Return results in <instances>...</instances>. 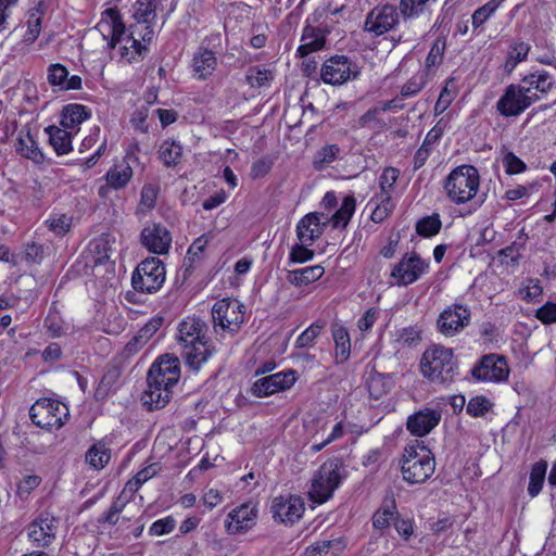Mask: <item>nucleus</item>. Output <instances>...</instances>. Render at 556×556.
Instances as JSON below:
<instances>
[{
    "mask_svg": "<svg viewBox=\"0 0 556 556\" xmlns=\"http://www.w3.org/2000/svg\"><path fill=\"white\" fill-rule=\"evenodd\" d=\"M97 29L108 40V47L114 49L117 43L124 42L121 47V56L128 62H132L137 56H141L147 51V47L131 35L125 37V25L117 9H106Z\"/></svg>",
    "mask_w": 556,
    "mask_h": 556,
    "instance_id": "f257e3e1",
    "label": "nucleus"
},
{
    "mask_svg": "<svg viewBox=\"0 0 556 556\" xmlns=\"http://www.w3.org/2000/svg\"><path fill=\"white\" fill-rule=\"evenodd\" d=\"M420 367L422 375L433 383H451L458 374V365L453 350L442 345L427 349L422 355Z\"/></svg>",
    "mask_w": 556,
    "mask_h": 556,
    "instance_id": "f03ea898",
    "label": "nucleus"
},
{
    "mask_svg": "<svg viewBox=\"0 0 556 556\" xmlns=\"http://www.w3.org/2000/svg\"><path fill=\"white\" fill-rule=\"evenodd\" d=\"M480 176L472 165L455 167L444 180L443 188L447 198L456 204H462L473 199L478 192Z\"/></svg>",
    "mask_w": 556,
    "mask_h": 556,
    "instance_id": "7ed1b4c3",
    "label": "nucleus"
},
{
    "mask_svg": "<svg viewBox=\"0 0 556 556\" xmlns=\"http://www.w3.org/2000/svg\"><path fill=\"white\" fill-rule=\"evenodd\" d=\"M434 468V458L428 448L425 446L419 451L414 446L405 448L401 470L406 482L424 483L433 475Z\"/></svg>",
    "mask_w": 556,
    "mask_h": 556,
    "instance_id": "20e7f679",
    "label": "nucleus"
},
{
    "mask_svg": "<svg viewBox=\"0 0 556 556\" xmlns=\"http://www.w3.org/2000/svg\"><path fill=\"white\" fill-rule=\"evenodd\" d=\"M244 305L235 299H222L212 307L214 330L218 328L224 332L235 336L244 321Z\"/></svg>",
    "mask_w": 556,
    "mask_h": 556,
    "instance_id": "39448f33",
    "label": "nucleus"
},
{
    "mask_svg": "<svg viewBox=\"0 0 556 556\" xmlns=\"http://www.w3.org/2000/svg\"><path fill=\"white\" fill-rule=\"evenodd\" d=\"M341 478L340 466L336 460L324 463L312 479L309 498L318 504L327 502L339 486Z\"/></svg>",
    "mask_w": 556,
    "mask_h": 556,
    "instance_id": "423d86ee",
    "label": "nucleus"
},
{
    "mask_svg": "<svg viewBox=\"0 0 556 556\" xmlns=\"http://www.w3.org/2000/svg\"><path fill=\"white\" fill-rule=\"evenodd\" d=\"M166 270L162 261L157 257H149L142 261L131 277L135 290L146 293H154L163 286Z\"/></svg>",
    "mask_w": 556,
    "mask_h": 556,
    "instance_id": "0eeeda50",
    "label": "nucleus"
},
{
    "mask_svg": "<svg viewBox=\"0 0 556 556\" xmlns=\"http://www.w3.org/2000/svg\"><path fill=\"white\" fill-rule=\"evenodd\" d=\"M29 416L42 429H59L67 419L68 409L59 401L40 399L30 407Z\"/></svg>",
    "mask_w": 556,
    "mask_h": 556,
    "instance_id": "6e6552de",
    "label": "nucleus"
},
{
    "mask_svg": "<svg viewBox=\"0 0 556 556\" xmlns=\"http://www.w3.org/2000/svg\"><path fill=\"white\" fill-rule=\"evenodd\" d=\"M361 67L346 55H333L327 59L320 70V77L325 84L340 86L348 80L356 79Z\"/></svg>",
    "mask_w": 556,
    "mask_h": 556,
    "instance_id": "1a4fd4ad",
    "label": "nucleus"
},
{
    "mask_svg": "<svg viewBox=\"0 0 556 556\" xmlns=\"http://www.w3.org/2000/svg\"><path fill=\"white\" fill-rule=\"evenodd\" d=\"M472 377L483 382H505L509 376V367L504 356L498 354H486L471 369Z\"/></svg>",
    "mask_w": 556,
    "mask_h": 556,
    "instance_id": "9d476101",
    "label": "nucleus"
},
{
    "mask_svg": "<svg viewBox=\"0 0 556 556\" xmlns=\"http://www.w3.org/2000/svg\"><path fill=\"white\" fill-rule=\"evenodd\" d=\"M528 93L530 92L523 90L520 85L511 84L507 86L496 103V110L505 117L520 115L533 103V98Z\"/></svg>",
    "mask_w": 556,
    "mask_h": 556,
    "instance_id": "9b49d317",
    "label": "nucleus"
},
{
    "mask_svg": "<svg viewBox=\"0 0 556 556\" xmlns=\"http://www.w3.org/2000/svg\"><path fill=\"white\" fill-rule=\"evenodd\" d=\"M470 318L471 313L467 306L454 304L441 312L437 320V327L443 336L453 337L469 325Z\"/></svg>",
    "mask_w": 556,
    "mask_h": 556,
    "instance_id": "f8f14e48",
    "label": "nucleus"
},
{
    "mask_svg": "<svg viewBox=\"0 0 556 556\" xmlns=\"http://www.w3.org/2000/svg\"><path fill=\"white\" fill-rule=\"evenodd\" d=\"M428 269V263L417 253H406L393 267L391 277L397 286H408L417 281Z\"/></svg>",
    "mask_w": 556,
    "mask_h": 556,
    "instance_id": "ddd939ff",
    "label": "nucleus"
},
{
    "mask_svg": "<svg viewBox=\"0 0 556 556\" xmlns=\"http://www.w3.org/2000/svg\"><path fill=\"white\" fill-rule=\"evenodd\" d=\"M59 528V519L48 511L41 513L28 526V538L37 546L51 545Z\"/></svg>",
    "mask_w": 556,
    "mask_h": 556,
    "instance_id": "4468645a",
    "label": "nucleus"
},
{
    "mask_svg": "<svg viewBox=\"0 0 556 556\" xmlns=\"http://www.w3.org/2000/svg\"><path fill=\"white\" fill-rule=\"evenodd\" d=\"M399 23V13L394 5L384 4L374 8L366 16L364 30L376 36L391 30Z\"/></svg>",
    "mask_w": 556,
    "mask_h": 556,
    "instance_id": "2eb2a0df",
    "label": "nucleus"
},
{
    "mask_svg": "<svg viewBox=\"0 0 556 556\" xmlns=\"http://www.w3.org/2000/svg\"><path fill=\"white\" fill-rule=\"evenodd\" d=\"M305 510L304 502L300 496H277L273 500L270 511L275 520L293 525Z\"/></svg>",
    "mask_w": 556,
    "mask_h": 556,
    "instance_id": "dca6fc26",
    "label": "nucleus"
},
{
    "mask_svg": "<svg viewBox=\"0 0 556 556\" xmlns=\"http://www.w3.org/2000/svg\"><path fill=\"white\" fill-rule=\"evenodd\" d=\"M295 371H281L256 380L252 386V394L257 397L268 396L290 389L295 382Z\"/></svg>",
    "mask_w": 556,
    "mask_h": 556,
    "instance_id": "f3484780",
    "label": "nucleus"
},
{
    "mask_svg": "<svg viewBox=\"0 0 556 556\" xmlns=\"http://www.w3.org/2000/svg\"><path fill=\"white\" fill-rule=\"evenodd\" d=\"M256 517V505L252 502L244 503L228 514V520L225 522L226 530L229 534L247 532L255 525Z\"/></svg>",
    "mask_w": 556,
    "mask_h": 556,
    "instance_id": "a211bd4d",
    "label": "nucleus"
},
{
    "mask_svg": "<svg viewBox=\"0 0 556 556\" xmlns=\"http://www.w3.org/2000/svg\"><path fill=\"white\" fill-rule=\"evenodd\" d=\"M179 359L165 355L155 362L148 371L147 380H157L162 386L175 387L179 381Z\"/></svg>",
    "mask_w": 556,
    "mask_h": 556,
    "instance_id": "6ab92c4d",
    "label": "nucleus"
},
{
    "mask_svg": "<svg viewBox=\"0 0 556 556\" xmlns=\"http://www.w3.org/2000/svg\"><path fill=\"white\" fill-rule=\"evenodd\" d=\"M329 218L324 213H308L296 226V236L301 243L312 244L323 233L324 226L327 225Z\"/></svg>",
    "mask_w": 556,
    "mask_h": 556,
    "instance_id": "aec40b11",
    "label": "nucleus"
},
{
    "mask_svg": "<svg viewBox=\"0 0 556 556\" xmlns=\"http://www.w3.org/2000/svg\"><path fill=\"white\" fill-rule=\"evenodd\" d=\"M141 242L149 251L155 254H164L167 253L170 247L172 236L166 227L153 224L143 228Z\"/></svg>",
    "mask_w": 556,
    "mask_h": 556,
    "instance_id": "412c9836",
    "label": "nucleus"
},
{
    "mask_svg": "<svg viewBox=\"0 0 556 556\" xmlns=\"http://www.w3.org/2000/svg\"><path fill=\"white\" fill-rule=\"evenodd\" d=\"M147 384L141 396L143 406L150 412L165 407L173 396V387L162 386L157 380H147Z\"/></svg>",
    "mask_w": 556,
    "mask_h": 556,
    "instance_id": "4be33fe9",
    "label": "nucleus"
},
{
    "mask_svg": "<svg viewBox=\"0 0 556 556\" xmlns=\"http://www.w3.org/2000/svg\"><path fill=\"white\" fill-rule=\"evenodd\" d=\"M440 420L441 413L439 410L426 408L410 415L406 427L413 435L424 437L435 428Z\"/></svg>",
    "mask_w": 556,
    "mask_h": 556,
    "instance_id": "5701e85b",
    "label": "nucleus"
},
{
    "mask_svg": "<svg viewBox=\"0 0 556 556\" xmlns=\"http://www.w3.org/2000/svg\"><path fill=\"white\" fill-rule=\"evenodd\" d=\"M519 85L523 90L531 92L528 94L533 98L534 103L554 88L555 81L547 72H538L526 76Z\"/></svg>",
    "mask_w": 556,
    "mask_h": 556,
    "instance_id": "b1692460",
    "label": "nucleus"
},
{
    "mask_svg": "<svg viewBox=\"0 0 556 556\" xmlns=\"http://www.w3.org/2000/svg\"><path fill=\"white\" fill-rule=\"evenodd\" d=\"M191 67L197 79L206 80L217 67V58L213 51L200 47L193 54Z\"/></svg>",
    "mask_w": 556,
    "mask_h": 556,
    "instance_id": "393cba45",
    "label": "nucleus"
},
{
    "mask_svg": "<svg viewBox=\"0 0 556 556\" xmlns=\"http://www.w3.org/2000/svg\"><path fill=\"white\" fill-rule=\"evenodd\" d=\"M207 330L206 324L197 317H187L184 319L178 328L179 341L182 344H192L197 341L205 340V333Z\"/></svg>",
    "mask_w": 556,
    "mask_h": 556,
    "instance_id": "a878e982",
    "label": "nucleus"
},
{
    "mask_svg": "<svg viewBox=\"0 0 556 556\" xmlns=\"http://www.w3.org/2000/svg\"><path fill=\"white\" fill-rule=\"evenodd\" d=\"M212 354L213 349L207 344L206 340L182 346V357L186 364L193 370H199Z\"/></svg>",
    "mask_w": 556,
    "mask_h": 556,
    "instance_id": "bb28decb",
    "label": "nucleus"
},
{
    "mask_svg": "<svg viewBox=\"0 0 556 556\" xmlns=\"http://www.w3.org/2000/svg\"><path fill=\"white\" fill-rule=\"evenodd\" d=\"M15 149L23 157L31 160L36 164H41L45 161V155L28 128L20 130Z\"/></svg>",
    "mask_w": 556,
    "mask_h": 556,
    "instance_id": "cd10ccee",
    "label": "nucleus"
},
{
    "mask_svg": "<svg viewBox=\"0 0 556 556\" xmlns=\"http://www.w3.org/2000/svg\"><path fill=\"white\" fill-rule=\"evenodd\" d=\"M112 236L110 233H102L94 238L88 247L86 258L87 264L97 266L104 263L110 258Z\"/></svg>",
    "mask_w": 556,
    "mask_h": 556,
    "instance_id": "c85d7f7f",
    "label": "nucleus"
},
{
    "mask_svg": "<svg viewBox=\"0 0 556 556\" xmlns=\"http://www.w3.org/2000/svg\"><path fill=\"white\" fill-rule=\"evenodd\" d=\"M301 42V46L298 48V55L304 58L324 48L325 36L319 28L308 25L303 29Z\"/></svg>",
    "mask_w": 556,
    "mask_h": 556,
    "instance_id": "c756f323",
    "label": "nucleus"
},
{
    "mask_svg": "<svg viewBox=\"0 0 556 556\" xmlns=\"http://www.w3.org/2000/svg\"><path fill=\"white\" fill-rule=\"evenodd\" d=\"M49 142L59 155L67 154L72 150V132L67 128L49 126L46 128Z\"/></svg>",
    "mask_w": 556,
    "mask_h": 556,
    "instance_id": "7c9ffc66",
    "label": "nucleus"
},
{
    "mask_svg": "<svg viewBox=\"0 0 556 556\" xmlns=\"http://www.w3.org/2000/svg\"><path fill=\"white\" fill-rule=\"evenodd\" d=\"M331 332L336 343V362L343 364L348 361L351 353L350 334L345 327L338 324L332 325Z\"/></svg>",
    "mask_w": 556,
    "mask_h": 556,
    "instance_id": "2f4dec72",
    "label": "nucleus"
},
{
    "mask_svg": "<svg viewBox=\"0 0 556 556\" xmlns=\"http://www.w3.org/2000/svg\"><path fill=\"white\" fill-rule=\"evenodd\" d=\"M90 112L83 104H67L63 108L61 126L70 130L76 128L84 121L89 118Z\"/></svg>",
    "mask_w": 556,
    "mask_h": 556,
    "instance_id": "473e14b6",
    "label": "nucleus"
},
{
    "mask_svg": "<svg viewBox=\"0 0 556 556\" xmlns=\"http://www.w3.org/2000/svg\"><path fill=\"white\" fill-rule=\"evenodd\" d=\"M162 323V317H156L149 320L138 331V333L132 338V340L126 344V351L129 353H136L138 349L144 345L150 340V338L160 329Z\"/></svg>",
    "mask_w": 556,
    "mask_h": 556,
    "instance_id": "72a5a7b5",
    "label": "nucleus"
},
{
    "mask_svg": "<svg viewBox=\"0 0 556 556\" xmlns=\"http://www.w3.org/2000/svg\"><path fill=\"white\" fill-rule=\"evenodd\" d=\"M344 548L341 539L317 541L305 549L306 556H337Z\"/></svg>",
    "mask_w": 556,
    "mask_h": 556,
    "instance_id": "f704fd0d",
    "label": "nucleus"
},
{
    "mask_svg": "<svg viewBox=\"0 0 556 556\" xmlns=\"http://www.w3.org/2000/svg\"><path fill=\"white\" fill-rule=\"evenodd\" d=\"M395 515H397L395 500L384 498L381 507L372 516V526L379 530L387 529L391 520L395 519Z\"/></svg>",
    "mask_w": 556,
    "mask_h": 556,
    "instance_id": "c9c22d12",
    "label": "nucleus"
},
{
    "mask_svg": "<svg viewBox=\"0 0 556 556\" xmlns=\"http://www.w3.org/2000/svg\"><path fill=\"white\" fill-rule=\"evenodd\" d=\"M43 11V2H39L34 9L29 11L27 20V31L23 39L25 43L31 45L40 35Z\"/></svg>",
    "mask_w": 556,
    "mask_h": 556,
    "instance_id": "e433bc0d",
    "label": "nucleus"
},
{
    "mask_svg": "<svg viewBox=\"0 0 556 556\" xmlns=\"http://www.w3.org/2000/svg\"><path fill=\"white\" fill-rule=\"evenodd\" d=\"M111 459V451L102 441L94 443L86 453V462L94 469L100 470Z\"/></svg>",
    "mask_w": 556,
    "mask_h": 556,
    "instance_id": "4c0bfd02",
    "label": "nucleus"
},
{
    "mask_svg": "<svg viewBox=\"0 0 556 556\" xmlns=\"http://www.w3.org/2000/svg\"><path fill=\"white\" fill-rule=\"evenodd\" d=\"M160 159L166 167H174L180 163L182 147L175 140H164L159 150Z\"/></svg>",
    "mask_w": 556,
    "mask_h": 556,
    "instance_id": "58836bf2",
    "label": "nucleus"
},
{
    "mask_svg": "<svg viewBox=\"0 0 556 556\" xmlns=\"http://www.w3.org/2000/svg\"><path fill=\"white\" fill-rule=\"evenodd\" d=\"M131 176L132 169L130 164L127 161H123L106 173V181L111 187L119 189L127 185Z\"/></svg>",
    "mask_w": 556,
    "mask_h": 556,
    "instance_id": "ea45409f",
    "label": "nucleus"
},
{
    "mask_svg": "<svg viewBox=\"0 0 556 556\" xmlns=\"http://www.w3.org/2000/svg\"><path fill=\"white\" fill-rule=\"evenodd\" d=\"M547 470V462L539 460L536 462L530 472L528 493L531 497H535L542 490L545 476Z\"/></svg>",
    "mask_w": 556,
    "mask_h": 556,
    "instance_id": "a19ab883",
    "label": "nucleus"
},
{
    "mask_svg": "<svg viewBox=\"0 0 556 556\" xmlns=\"http://www.w3.org/2000/svg\"><path fill=\"white\" fill-rule=\"evenodd\" d=\"M356 201L353 195H346L340 208L332 215L331 220L333 227L345 228L355 212Z\"/></svg>",
    "mask_w": 556,
    "mask_h": 556,
    "instance_id": "79ce46f5",
    "label": "nucleus"
},
{
    "mask_svg": "<svg viewBox=\"0 0 556 556\" xmlns=\"http://www.w3.org/2000/svg\"><path fill=\"white\" fill-rule=\"evenodd\" d=\"M341 150L338 144H327L319 149L313 159V165L315 169L321 170L337 160Z\"/></svg>",
    "mask_w": 556,
    "mask_h": 556,
    "instance_id": "37998d69",
    "label": "nucleus"
},
{
    "mask_svg": "<svg viewBox=\"0 0 556 556\" xmlns=\"http://www.w3.org/2000/svg\"><path fill=\"white\" fill-rule=\"evenodd\" d=\"M430 0H401L400 12L405 18H414L427 12Z\"/></svg>",
    "mask_w": 556,
    "mask_h": 556,
    "instance_id": "c03bdc74",
    "label": "nucleus"
},
{
    "mask_svg": "<svg viewBox=\"0 0 556 556\" xmlns=\"http://www.w3.org/2000/svg\"><path fill=\"white\" fill-rule=\"evenodd\" d=\"M273 78L274 76L271 71L267 68H261L260 66L250 67L245 75V80L252 88L264 87L269 84Z\"/></svg>",
    "mask_w": 556,
    "mask_h": 556,
    "instance_id": "a18cd8bd",
    "label": "nucleus"
},
{
    "mask_svg": "<svg viewBox=\"0 0 556 556\" xmlns=\"http://www.w3.org/2000/svg\"><path fill=\"white\" fill-rule=\"evenodd\" d=\"M529 51L530 46L528 43L517 42L513 45L508 51V56L505 62V70L507 72H511L519 62L526 60Z\"/></svg>",
    "mask_w": 556,
    "mask_h": 556,
    "instance_id": "49530a36",
    "label": "nucleus"
},
{
    "mask_svg": "<svg viewBox=\"0 0 556 556\" xmlns=\"http://www.w3.org/2000/svg\"><path fill=\"white\" fill-rule=\"evenodd\" d=\"M72 222L73 217L71 215L54 214L46 220V225L50 231L58 236H62L70 231Z\"/></svg>",
    "mask_w": 556,
    "mask_h": 556,
    "instance_id": "de8ad7c7",
    "label": "nucleus"
},
{
    "mask_svg": "<svg viewBox=\"0 0 556 556\" xmlns=\"http://www.w3.org/2000/svg\"><path fill=\"white\" fill-rule=\"evenodd\" d=\"M441 229V220L438 214L426 216L416 224V232L422 237L437 235Z\"/></svg>",
    "mask_w": 556,
    "mask_h": 556,
    "instance_id": "09e8293b",
    "label": "nucleus"
},
{
    "mask_svg": "<svg viewBox=\"0 0 556 556\" xmlns=\"http://www.w3.org/2000/svg\"><path fill=\"white\" fill-rule=\"evenodd\" d=\"M503 2L504 0H490L477 9L472 14V26L478 28L483 25Z\"/></svg>",
    "mask_w": 556,
    "mask_h": 556,
    "instance_id": "8fccbe9b",
    "label": "nucleus"
},
{
    "mask_svg": "<svg viewBox=\"0 0 556 556\" xmlns=\"http://www.w3.org/2000/svg\"><path fill=\"white\" fill-rule=\"evenodd\" d=\"M325 327V323L316 321L305 329L296 339L295 346L298 349H304L312 346L316 338L320 334Z\"/></svg>",
    "mask_w": 556,
    "mask_h": 556,
    "instance_id": "3c124183",
    "label": "nucleus"
},
{
    "mask_svg": "<svg viewBox=\"0 0 556 556\" xmlns=\"http://www.w3.org/2000/svg\"><path fill=\"white\" fill-rule=\"evenodd\" d=\"M492 407L493 403L486 396L478 395L469 400L466 410L472 417H483Z\"/></svg>",
    "mask_w": 556,
    "mask_h": 556,
    "instance_id": "603ef678",
    "label": "nucleus"
},
{
    "mask_svg": "<svg viewBox=\"0 0 556 556\" xmlns=\"http://www.w3.org/2000/svg\"><path fill=\"white\" fill-rule=\"evenodd\" d=\"M394 205L391 195H379L376 201V207L371 213V220L375 223L383 222L392 212Z\"/></svg>",
    "mask_w": 556,
    "mask_h": 556,
    "instance_id": "864d4df0",
    "label": "nucleus"
},
{
    "mask_svg": "<svg viewBox=\"0 0 556 556\" xmlns=\"http://www.w3.org/2000/svg\"><path fill=\"white\" fill-rule=\"evenodd\" d=\"M400 170L395 167H387L379 177L381 195H391L393 187L399 179Z\"/></svg>",
    "mask_w": 556,
    "mask_h": 556,
    "instance_id": "5fc2aeb1",
    "label": "nucleus"
},
{
    "mask_svg": "<svg viewBox=\"0 0 556 556\" xmlns=\"http://www.w3.org/2000/svg\"><path fill=\"white\" fill-rule=\"evenodd\" d=\"M156 4L152 0H137L135 3L134 16L138 22H148L155 16Z\"/></svg>",
    "mask_w": 556,
    "mask_h": 556,
    "instance_id": "6e6d98bb",
    "label": "nucleus"
},
{
    "mask_svg": "<svg viewBox=\"0 0 556 556\" xmlns=\"http://www.w3.org/2000/svg\"><path fill=\"white\" fill-rule=\"evenodd\" d=\"M444 51H445V40L442 38H438L433 42V45L426 58V65L428 67L440 65L443 61Z\"/></svg>",
    "mask_w": 556,
    "mask_h": 556,
    "instance_id": "4d7b16f0",
    "label": "nucleus"
},
{
    "mask_svg": "<svg viewBox=\"0 0 556 556\" xmlns=\"http://www.w3.org/2000/svg\"><path fill=\"white\" fill-rule=\"evenodd\" d=\"M155 466H148L140 470L139 472H137V475L127 482L126 488H128L130 492H136L144 482H147L149 479L155 476Z\"/></svg>",
    "mask_w": 556,
    "mask_h": 556,
    "instance_id": "13d9d810",
    "label": "nucleus"
},
{
    "mask_svg": "<svg viewBox=\"0 0 556 556\" xmlns=\"http://www.w3.org/2000/svg\"><path fill=\"white\" fill-rule=\"evenodd\" d=\"M176 521L172 516L159 519L152 523L149 529L151 535H164L170 533L175 528Z\"/></svg>",
    "mask_w": 556,
    "mask_h": 556,
    "instance_id": "bf43d9fd",
    "label": "nucleus"
},
{
    "mask_svg": "<svg viewBox=\"0 0 556 556\" xmlns=\"http://www.w3.org/2000/svg\"><path fill=\"white\" fill-rule=\"evenodd\" d=\"M67 76L68 72L63 65L52 64L49 66L48 81L52 86H59L62 89Z\"/></svg>",
    "mask_w": 556,
    "mask_h": 556,
    "instance_id": "052dcab7",
    "label": "nucleus"
},
{
    "mask_svg": "<svg viewBox=\"0 0 556 556\" xmlns=\"http://www.w3.org/2000/svg\"><path fill=\"white\" fill-rule=\"evenodd\" d=\"M308 244H295L290 252V263H305L314 257V251L307 248Z\"/></svg>",
    "mask_w": 556,
    "mask_h": 556,
    "instance_id": "680f3d73",
    "label": "nucleus"
},
{
    "mask_svg": "<svg viewBox=\"0 0 556 556\" xmlns=\"http://www.w3.org/2000/svg\"><path fill=\"white\" fill-rule=\"evenodd\" d=\"M367 388L370 396L378 400L386 393L384 378L380 374L371 375L367 380Z\"/></svg>",
    "mask_w": 556,
    "mask_h": 556,
    "instance_id": "e2e57ef3",
    "label": "nucleus"
},
{
    "mask_svg": "<svg viewBox=\"0 0 556 556\" xmlns=\"http://www.w3.org/2000/svg\"><path fill=\"white\" fill-rule=\"evenodd\" d=\"M149 116V110L146 106H142L136 110L131 116L130 123L134 128L140 132H148L147 118Z\"/></svg>",
    "mask_w": 556,
    "mask_h": 556,
    "instance_id": "0e129e2a",
    "label": "nucleus"
},
{
    "mask_svg": "<svg viewBox=\"0 0 556 556\" xmlns=\"http://www.w3.org/2000/svg\"><path fill=\"white\" fill-rule=\"evenodd\" d=\"M273 167V162L268 157H262L255 161L251 167V177L254 179L266 176Z\"/></svg>",
    "mask_w": 556,
    "mask_h": 556,
    "instance_id": "69168bd1",
    "label": "nucleus"
},
{
    "mask_svg": "<svg viewBox=\"0 0 556 556\" xmlns=\"http://www.w3.org/2000/svg\"><path fill=\"white\" fill-rule=\"evenodd\" d=\"M503 162L508 174H519L526 168V164L511 152L504 156Z\"/></svg>",
    "mask_w": 556,
    "mask_h": 556,
    "instance_id": "338daca9",
    "label": "nucleus"
},
{
    "mask_svg": "<svg viewBox=\"0 0 556 556\" xmlns=\"http://www.w3.org/2000/svg\"><path fill=\"white\" fill-rule=\"evenodd\" d=\"M535 317L543 324L556 323V304L546 303L536 311Z\"/></svg>",
    "mask_w": 556,
    "mask_h": 556,
    "instance_id": "774afa93",
    "label": "nucleus"
}]
</instances>
